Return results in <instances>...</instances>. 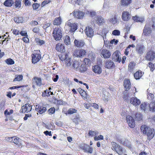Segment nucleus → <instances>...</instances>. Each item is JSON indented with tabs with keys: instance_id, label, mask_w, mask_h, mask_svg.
<instances>
[{
	"instance_id": "44",
	"label": "nucleus",
	"mask_w": 155,
	"mask_h": 155,
	"mask_svg": "<svg viewBox=\"0 0 155 155\" xmlns=\"http://www.w3.org/2000/svg\"><path fill=\"white\" fill-rule=\"evenodd\" d=\"M135 119L138 121H140L142 119V116L141 114L137 113L135 114Z\"/></svg>"
},
{
	"instance_id": "42",
	"label": "nucleus",
	"mask_w": 155,
	"mask_h": 155,
	"mask_svg": "<svg viewBox=\"0 0 155 155\" xmlns=\"http://www.w3.org/2000/svg\"><path fill=\"white\" fill-rule=\"evenodd\" d=\"M23 79V76L22 75H17L13 80L14 81H20Z\"/></svg>"
},
{
	"instance_id": "7",
	"label": "nucleus",
	"mask_w": 155,
	"mask_h": 155,
	"mask_svg": "<svg viewBox=\"0 0 155 155\" xmlns=\"http://www.w3.org/2000/svg\"><path fill=\"white\" fill-rule=\"evenodd\" d=\"M42 80L40 78L35 76L32 79V87L35 88V84L38 86H40L42 84Z\"/></svg>"
},
{
	"instance_id": "54",
	"label": "nucleus",
	"mask_w": 155,
	"mask_h": 155,
	"mask_svg": "<svg viewBox=\"0 0 155 155\" xmlns=\"http://www.w3.org/2000/svg\"><path fill=\"white\" fill-rule=\"evenodd\" d=\"M40 29L38 27H35L32 29V31L38 34L39 33Z\"/></svg>"
},
{
	"instance_id": "28",
	"label": "nucleus",
	"mask_w": 155,
	"mask_h": 155,
	"mask_svg": "<svg viewBox=\"0 0 155 155\" xmlns=\"http://www.w3.org/2000/svg\"><path fill=\"white\" fill-rule=\"evenodd\" d=\"M96 22L99 25H102L105 23L104 20L101 16H97L96 20Z\"/></svg>"
},
{
	"instance_id": "10",
	"label": "nucleus",
	"mask_w": 155,
	"mask_h": 155,
	"mask_svg": "<svg viewBox=\"0 0 155 155\" xmlns=\"http://www.w3.org/2000/svg\"><path fill=\"white\" fill-rule=\"evenodd\" d=\"M86 53V50L84 49H77L74 51V54L80 58L84 57Z\"/></svg>"
},
{
	"instance_id": "57",
	"label": "nucleus",
	"mask_w": 155,
	"mask_h": 155,
	"mask_svg": "<svg viewBox=\"0 0 155 155\" xmlns=\"http://www.w3.org/2000/svg\"><path fill=\"white\" fill-rule=\"evenodd\" d=\"M45 93L46 96H49L51 94H53V92H51V94H50V93H51V92L50 91H49V90H46L45 91Z\"/></svg>"
},
{
	"instance_id": "40",
	"label": "nucleus",
	"mask_w": 155,
	"mask_h": 155,
	"mask_svg": "<svg viewBox=\"0 0 155 155\" xmlns=\"http://www.w3.org/2000/svg\"><path fill=\"white\" fill-rule=\"evenodd\" d=\"M78 70L81 72H84L87 70V68L85 65L81 64L80 66L79 67Z\"/></svg>"
},
{
	"instance_id": "6",
	"label": "nucleus",
	"mask_w": 155,
	"mask_h": 155,
	"mask_svg": "<svg viewBox=\"0 0 155 155\" xmlns=\"http://www.w3.org/2000/svg\"><path fill=\"white\" fill-rule=\"evenodd\" d=\"M151 26L149 24H146L143 30L142 35L147 36L150 35L152 33V30L150 28Z\"/></svg>"
},
{
	"instance_id": "5",
	"label": "nucleus",
	"mask_w": 155,
	"mask_h": 155,
	"mask_svg": "<svg viewBox=\"0 0 155 155\" xmlns=\"http://www.w3.org/2000/svg\"><path fill=\"white\" fill-rule=\"evenodd\" d=\"M155 58V52L152 49H150L146 54L145 58L147 60L152 61Z\"/></svg>"
},
{
	"instance_id": "47",
	"label": "nucleus",
	"mask_w": 155,
	"mask_h": 155,
	"mask_svg": "<svg viewBox=\"0 0 155 155\" xmlns=\"http://www.w3.org/2000/svg\"><path fill=\"white\" fill-rule=\"evenodd\" d=\"M89 58L92 60H93L95 58V54L93 53H91L88 55Z\"/></svg>"
},
{
	"instance_id": "43",
	"label": "nucleus",
	"mask_w": 155,
	"mask_h": 155,
	"mask_svg": "<svg viewBox=\"0 0 155 155\" xmlns=\"http://www.w3.org/2000/svg\"><path fill=\"white\" fill-rule=\"evenodd\" d=\"M28 86V85L27 84L25 85H23L22 86L17 85V86H13L12 87H10V89L13 90V89H15L20 88L21 87H26Z\"/></svg>"
},
{
	"instance_id": "56",
	"label": "nucleus",
	"mask_w": 155,
	"mask_h": 155,
	"mask_svg": "<svg viewBox=\"0 0 155 155\" xmlns=\"http://www.w3.org/2000/svg\"><path fill=\"white\" fill-rule=\"evenodd\" d=\"M80 120V118L79 117H76L73 119V121L76 124H78L79 120Z\"/></svg>"
},
{
	"instance_id": "15",
	"label": "nucleus",
	"mask_w": 155,
	"mask_h": 155,
	"mask_svg": "<svg viewBox=\"0 0 155 155\" xmlns=\"http://www.w3.org/2000/svg\"><path fill=\"white\" fill-rule=\"evenodd\" d=\"M101 55L104 58L107 59L110 58L111 56V53L109 51L106 49H102L101 52Z\"/></svg>"
},
{
	"instance_id": "1",
	"label": "nucleus",
	"mask_w": 155,
	"mask_h": 155,
	"mask_svg": "<svg viewBox=\"0 0 155 155\" xmlns=\"http://www.w3.org/2000/svg\"><path fill=\"white\" fill-rule=\"evenodd\" d=\"M140 130L143 134L147 136L148 140H150L154 137L155 133L154 129L151 128L146 125H142L141 126Z\"/></svg>"
},
{
	"instance_id": "45",
	"label": "nucleus",
	"mask_w": 155,
	"mask_h": 155,
	"mask_svg": "<svg viewBox=\"0 0 155 155\" xmlns=\"http://www.w3.org/2000/svg\"><path fill=\"white\" fill-rule=\"evenodd\" d=\"M148 66L150 68V70L153 71L155 69L154 64L151 62H150L148 63Z\"/></svg>"
},
{
	"instance_id": "34",
	"label": "nucleus",
	"mask_w": 155,
	"mask_h": 155,
	"mask_svg": "<svg viewBox=\"0 0 155 155\" xmlns=\"http://www.w3.org/2000/svg\"><path fill=\"white\" fill-rule=\"evenodd\" d=\"M64 43L67 45L70 44V37L68 35H66L64 37Z\"/></svg>"
},
{
	"instance_id": "59",
	"label": "nucleus",
	"mask_w": 155,
	"mask_h": 155,
	"mask_svg": "<svg viewBox=\"0 0 155 155\" xmlns=\"http://www.w3.org/2000/svg\"><path fill=\"white\" fill-rule=\"evenodd\" d=\"M31 117V114H25V117H24L23 119L24 120H27L28 117Z\"/></svg>"
},
{
	"instance_id": "60",
	"label": "nucleus",
	"mask_w": 155,
	"mask_h": 155,
	"mask_svg": "<svg viewBox=\"0 0 155 155\" xmlns=\"http://www.w3.org/2000/svg\"><path fill=\"white\" fill-rule=\"evenodd\" d=\"M22 36H25L28 37L26 31H21L19 33Z\"/></svg>"
},
{
	"instance_id": "49",
	"label": "nucleus",
	"mask_w": 155,
	"mask_h": 155,
	"mask_svg": "<svg viewBox=\"0 0 155 155\" xmlns=\"http://www.w3.org/2000/svg\"><path fill=\"white\" fill-rule=\"evenodd\" d=\"M51 25V23L50 22L46 21L44 24L43 28L44 29H46L47 28L49 27Z\"/></svg>"
},
{
	"instance_id": "53",
	"label": "nucleus",
	"mask_w": 155,
	"mask_h": 155,
	"mask_svg": "<svg viewBox=\"0 0 155 155\" xmlns=\"http://www.w3.org/2000/svg\"><path fill=\"white\" fill-rule=\"evenodd\" d=\"M110 22L113 24H114L117 23V19L116 17L114 16L113 18L110 19Z\"/></svg>"
},
{
	"instance_id": "64",
	"label": "nucleus",
	"mask_w": 155,
	"mask_h": 155,
	"mask_svg": "<svg viewBox=\"0 0 155 155\" xmlns=\"http://www.w3.org/2000/svg\"><path fill=\"white\" fill-rule=\"evenodd\" d=\"M90 61V60L89 58H85L84 59V62L85 63V64L87 65L88 64V62Z\"/></svg>"
},
{
	"instance_id": "12",
	"label": "nucleus",
	"mask_w": 155,
	"mask_h": 155,
	"mask_svg": "<svg viewBox=\"0 0 155 155\" xmlns=\"http://www.w3.org/2000/svg\"><path fill=\"white\" fill-rule=\"evenodd\" d=\"M32 109L31 106L29 104H26L21 107L20 112L22 113H28L30 112Z\"/></svg>"
},
{
	"instance_id": "63",
	"label": "nucleus",
	"mask_w": 155,
	"mask_h": 155,
	"mask_svg": "<svg viewBox=\"0 0 155 155\" xmlns=\"http://www.w3.org/2000/svg\"><path fill=\"white\" fill-rule=\"evenodd\" d=\"M12 32L14 35H18L20 33L19 31L17 29H14L13 30Z\"/></svg>"
},
{
	"instance_id": "32",
	"label": "nucleus",
	"mask_w": 155,
	"mask_h": 155,
	"mask_svg": "<svg viewBox=\"0 0 155 155\" xmlns=\"http://www.w3.org/2000/svg\"><path fill=\"white\" fill-rule=\"evenodd\" d=\"M135 64L134 62H131L129 64L128 67V71L130 72L133 71L134 69L135 68Z\"/></svg>"
},
{
	"instance_id": "26",
	"label": "nucleus",
	"mask_w": 155,
	"mask_h": 155,
	"mask_svg": "<svg viewBox=\"0 0 155 155\" xmlns=\"http://www.w3.org/2000/svg\"><path fill=\"white\" fill-rule=\"evenodd\" d=\"M143 74L141 71H137L134 74V78L136 80L139 79L142 77Z\"/></svg>"
},
{
	"instance_id": "38",
	"label": "nucleus",
	"mask_w": 155,
	"mask_h": 155,
	"mask_svg": "<svg viewBox=\"0 0 155 155\" xmlns=\"http://www.w3.org/2000/svg\"><path fill=\"white\" fill-rule=\"evenodd\" d=\"M21 1L19 0H16L14 4V6L16 8H19L21 7Z\"/></svg>"
},
{
	"instance_id": "61",
	"label": "nucleus",
	"mask_w": 155,
	"mask_h": 155,
	"mask_svg": "<svg viewBox=\"0 0 155 155\" xmlns=\"http://www.w3.org/2000/svg\"><path fill=\"white\" fill-rule=\"evenodd\" d=\"M44 133L46 135H49V136H51L52 134L51 131H49L48 130L45 131L44 132Z\"/></svg>"
},
{
	"instance_id": "20",
	"label": "nucleus",
	"mask_w": 155,
	"mask_h": 155,
	"mask_svg": "<svg viewBox=\"0 0 155 155\" xmlns=\"http://www.w3.org/2000/svg\"><path fill=\"white\" fill-rule=\"evenodd\" d=\"M74 45L78 48H81L84 46L85 43L83 41L75 39L74 42Z\"/></svg>"
},
{
	"instance_id": "11",
	"label": "nucleus",
	"mask_w": 155,
	"mask_h": 155,
	"mask_svg": "<svg viewBox=\"0 0 155 155\" xmlns=\"http://www.w3.org/2000/svg\"><path fill=\"white\" fill-rule=\"evenodd\" d=\"M35 110L39 114H42L46 111L47 108L45 105L38 104L36 105Z\"/></svg>"
},
{
	"instance_id": "58",
	"label": "nucleus",
	"mask_w": 155,
	"mask_h": 155,
	"mask_svg": "<svg viewBox=\"0 0 155 155\" xmlns=\"http://www.w3.org/2000/svg\"><path fill=\"white\" fill-rule=\"evenodd\" d=\"M132 19L134 21L136 22L141 21L140 20V18L137 16L133 17Z\"/></svg>"
},
{
	"instance_id": "25",
	"label": "nucleus",
	"mask_w": 155,
	"mask_h": 155,
	"mask_svg": "<svg viewBox=\"0 0 155 155\" xmlns=\"http://www.w3.org/2000/svg\"><path fill=\"white\" fill-rule=\"evenodd\" d=\"M68 25L71 27V28L70 30L71 32H74L77 29V25L75 23H70L68 24Z\"/></svg>"
},
{
	"instance_id": "52",
	"label": "nucleus",
	"mask_w": 155,
	"mask_h": 155,
	"mask_svg": "<svg viewBox=\"0 0 155 155\" xmlns=\"http://www.w3.org/2000/svg\"><path fill=\"white\" fill-rule=\"evenodd\" d=\"M147 104L145 103H142L140 105V107L141 110H145L147 107Z\"/></svg>"
},
{
	"instance_id": "3",
	"label": "nucleus",
	"mask_w": 155,
	"mask_h": 155,
	"mask_svg": "<svg viewBox=\"0 0 155 155\" xmlns=\"http://www.w3.org/2000/svg\"><path fill=\"white\" fill-rule=\"evenodd\" d=\"M31 62L33 64H35L39 61L41 57L39 50H35L31 54Z\"/></svg>"
},
{
	"instance_id": "23",
	"label": "nucleus",
	"mask_w": 155,
	"mask_h": 155,
	"mask_svg": "<svg viewBox=\"0 0 155 155\" xmlns=\"http://www.w3.org/2000/svg\"><path fill=\"white\" fill-rule=\"evenodd\" d=\"M11 139V142L18 146L21 145V143L19 141L20 139L17 137H10Z\"/></svg>"
},
{
	"instance_id": "30",
	"label": "nucleus",
	"mask_w": 155,
	"mask_h": 155,
	"mask_svg": "<svg viewBox=\"0 0 155 155\" xmlns=\"http://www.w3.org/2000/svg\"><path fill=\"white\" fill-rule=\"evenodd\" d=\"M61 19L60 17L55 18L53 21L54 25H60L61 23Z\"/></svg>"
},
{
	"instance_id": "18",
	"label": "nucleus",
	"mask_w": 155,
	"mask_h": 155,
	"mask_svg": "<svg viewBox=\"0 0 155 155\" xmlns=\"http://www.w3.org/2000/svg\"><path fill=\"white\" fill-rule=\"evenodd\" d=\"M130 103L134 105L137 106L140 104V100L136 97H132L130 100Z\"/></svg>"
},
{
	"instance_id": "33",
	"label": "nucleus",
	"mask_w": 155,
	"mask_h": 155,
	"mask_svg": "<svg viewBox=\"0 0 155 155\" xmlns=\"http://www.w3.org/2000/svg\"><path fill=\"white\" fill-rule=\"evenodd\" d=\"M149 109L150 111H155V101H152L149 105Z\"/></svg>"
},
{
	"instance_id": "55",
	"label": "nucleus",
	"mask_w": 155,
	"mask_h": 155,
	"mask_svg": "<svg viewBox=\"0 0 155 155\" xmlns=\"http://www.w3.org/2000/svg\"><path fill=\"white\" fill-rule=\"evenodd\" d=\"M112 34L114 35H120V31L117 30H115L112 32Z\"/></svg>"
},
{
	"instance_id": "9",
	"label": "nucleus",
	"mask_w": 155,
	"mask_h": 155,
	"mask_svg": "<svg viewBox=\"0 0 155 155\" xmlns=\"http://www.w3.org/2000/svg\"><path fill=\"white\" fill-rule=\"evenodd\" d=\"M55 48L57 51L61 53H64L65 51V47L64 45L60 43L56 44Z\"/></svg>"
},
{
	"instance_id": "37",
	"label": "nucleus",
	"mask_w": 155,
	"mask_h": 155,
	"mask_svg": "<svg viewBox=\"0 0 155 155\" xmlns=\"http://www.w3.org/2000/svg\"><path fill=\"white\" fill-rule=\"evenodd\" d=\"M98 132L97 131H94L89 130L88 132V135L89 136L93 137L96 136L97 135Z\"/></svg>"
},
{
	"instance_id": "29",
	"label": "nucleus",
	"mask_w": 155,
	"mask_h": 155,
	"mask_svg": "<svg viewBox=\"0 0 155 155\" xmlns=\"http://www.w3.org/2000/svg\"><path fill=\"white\" fill-rule=\"evenodd\" d=\"M86 147H83L82 148L84 152L91 153L93 152V149L91 147H90L88 145H86Z\"/></svg>"
},
{
	"instance_id": "41",
	"label": "nucleus",
	"mask_w": 155,
	"mask_h": 155,
	"mask_svg": "<svg viewBox=\"0 0 155 155\" xmlns=\"http://www.w3.org/2000/svg\"><path fill=\"white\" fill-rule=\"evenodd\" d=\"M77 110L74 108H70L67 111V114H71L74 113H77Z\"/></svg>"
},
{
	"instance_id": "50",
	"label": "nucleus",
	"mask_w": 155,
	"mask_h": 155,
	"mask_svg": "<svg viewBox=\"0 0 155 155\" xmlns=\"http://www.w3.org/2000/svg\"><path fill=\"white\" fill-rule=\"evenodd\" d=\"M32 6L34 10H36L40 6V5L37 3H35L32 4Z\"/></svg>"
},
{
	"instance_id": "17",
	"label": "nucleus",
	"mask_w": 155,
	"mask_h": 155,
	"mask_svg": "<svg viewBox=\"0 0 155 155\" xmlns=\"http://www.w3.org/2000/svg\"><path fill=\"white\" fill-rule=\"evenodd\" d=\"M121 17L124 21H127L130 19V15L129 12L124 11L122 13Z\"/></svg>"
},
{
	"instance_id": "35",
	"label": "nucleus",
	"mask_w": 155,
	"mask_h": 155,
	"mask_svg": "<svg viewBox=\"0 0 155 155\" xmlns=\"http://www.w3.org/2000/svg\"><path fill=\"white\" fill-rule=\"evenodd\" d=\"M35 41L37 44L39 45H42L45 43V41L38 38H36Z\"/></svg>"
},
{
	"instance_id": "62",
	"label": "nucleus",
	"mask_w": 155,
	"mask_h": 155,
	"mask_svg": "<svg viewBox=\"0 0 155 155\" xmlns=\"http://www.w3.org/2000/svg\"><path fill=\"white\" fill-rule=\"evenodd\" d=\"M4 5L7 7L10 6V0H6L4 3Z\"/></svg>"
},
{
	"instance_id": "48",
	"label": "nucleus",
	"mask_w": 155,
	"mask_h": 155,
	"mask_svg": "<svg viewBox=\"0 0 155 155\" xmlns=\"http://www.w3.org/2000/svg\"><path fill=\"white\" fill-rule=\"evenodd\" d=\"M55 109L54 107H52L48 110V112L49 114H52L54 113Z\"/></svg>"
},
{
	"instance_id": "51",
	"label": "nucleus",
	"mask_w": 155,
	"mask_h": 155,
	"mask_svg": "<svg viewBox=\"0 0 155 155\" xmlns=\"http://www.w3.org/2000/svg\"><path fill=\"white\" fill-rule=\"evenodd\" d=\"M20 17H15L14 18V21L17 23H19L21 22V20Z\"/></svg>"
},
{
	"instance_id": "19",
	"label": "nucleus",
	"mask_w": 155,
	"mask_h": 155,
	"mask_svg": "<svg viewBox=\"0 0 155 155\" xmlns=\"http://www.w3.org/2000/svg\"><path fill=\"white\" fill-rule=\"evenodd\" d=\"M125 91H128L130 88L131 84L129 79H125L124 80L123 84Z\"/></svg>"
},
{
	"instance_id": "21",
	"label": "nucleus",
	"mask_w": 155,
	"mask_h": 155,
	"mask_svg": "<svg viewBox=\"0 0 155 155\" xmlns=\"http://www.w3.org/2000/svg\"><path fill=\"white\" fill-rule=\"evenodd\" d=\"M132 2V0H121V5L124 7H127Z\"/></svg>"
},
{
	"instance_id": "36",
	"label": "nucleus",
	"mask_w": 155,
	"mask_h": 155,
	"mask_svg": "<svg viewBox=\"0 0 155 155\" xmlns=\"http://www.w3.org/2000/svg\"><path fill=\"white\" fill-rule=\"evenodd\" d=\"M80 65V64L78 61H75L73 62L72 66L74 68L78 70Z\"/></svg>"
},
{
	"instance_id": "8",
	"label": "nucleus",
	"mask_w": 155,
	"mask_h": 155,
	"mask_svg": "<svg viewBox=\"0 0 155 155\" xmlns=\"http://www.w3.org/2000/svg\"><path fill=\"white\" fill-rule=\"evenodd\" d=\"M126 119L128 125L130 128H134L135 127V121L132 117L129 115H127Z\"/></svg>"
},
{
	"instance_id": "27",
	"label": "nucleus",
	"mask_w": 155,
	"mask_h": 155,
	"mask_svg": "<svg viewBox=\"0 0 155 155\" xmlns=\"http://www.w3.org/2000/svg\"><path fill=\"white\" fill-rule=\"evenodd\" d=\"M105 66L107 68H110L114 66V64L111 60H108L106 62Z\"/></svg>"
},
{
	"instance_id": "22",
	"label": "nucleus",
	"mask_w": 155,
	"mask_h": 155,
	"mask_svg": "<svg viewBox=\"0 0 155 155\" xmlns=\"http://www.w3.org/2000/svg\"><path fill=\"white\" fill-rule=\"evenodd\" d=\"M93 71L95 73L100 74L102 72V69L98 65H95L93 67Z\"/></svg>"
},
{
	"instance_id": "4",
	"label": "nucleus",
	"mask_w": 155,
	"mask_h": 155,
	"mask_svg": "<svg viewBox=\"0 0 155 155\" xmlns=\"http://www.w3.org/2000/svg\"><path fill=\"white\" fill-rule=\"evenodd\" d=\"M53 36L56 41L60 40L62 38L61 30L59 28H55L53 30Z\"/></svg>"
},
{
	"instance_id": "46",
	"label": "nucleus",
	"mask_w": 155,
	"mask_h": 155,
	"mask_svg": "<svg viewBox=\"0 0 155 155\" xmlns=\"http://www.w3.org/2000/svg\"><path fill=\"white\" fill-rule=\"evenodd\" d=\"M64 61L66 65L67 66H69L71 65V62L70 59L68 58V57Z\"/></svg>"
},
{
	"instance_id": "14",
	"label": "nucleus",
	"mask_w": 155,
	"mask_h": 155,
	"mask_svg": "<svg viewBox=\"0 0 155 155\" xmlns=\"http://www.w3.org/2000/svg\"><path fill=\"white\" fill-rule=\"evenodd\" d=\"M72 13L73 15L75 18L78 19L83 18L84 15V12L79 10L74 11L72 12Z\"/></svg>"
},
{
	"instance_id": "31",
	"label": "nucleus",
	"mask_w": 155,
	"mask_h": 155,
	"mask_svg": "<svg viewBox=\"0 0 155 155\" xmlns=\"http://www.w3.org/2000/svg\"><path fill=\"white\" fill-rule=\"evenodd\" d=\"M144 47L143 45H139L137 46L136 50L138 54H142L144 50Z\"/></svg>"
},
{
	"instance_id": "13",
	"label": "nucleus",
	"mask_w": 155,
	"mask_h": 155,
	"mask_svg": "<svg viewBox=\"0 0 155 155\" xmlns=\"http://www.w3.org/2000/svg\"><path fill=\"white\" fill-rule=\"evenodd\" d=\"M120 53V52L117 50L114 52L112 55V60L114 61L120 62L121 59V58L119 56Z\"/></svg>"
},
{
	"instance_id": "24",
	"label": "nucleus",
	"mask_w": 155,
	"mask_h": 155,
	"mask_svg": "<svg viewBox=\"0 0 155 155\" xmlns=\"http://www.w3.org/2000/svg\"><path fill=\"white\" fill-rule=\"evenodd\" d=\"M78 91L84 99H87L88 95L85 91L81 88H79Z\"/></svg>"
},
{
	"instance_id": "16",
	"label": "nucleus",
	"mask_w": 155,
	"mask_h": 155,
	"mask_svg": "<svg viewBox=\"0 0 155 155\" xmlns=\"http://www.w3.org/2000/svg\"><path fill=\"white\" fill-rule=\"evenodd\" d=\"M84 31L88 37L91 38L94 35L93 30L90 27H87L84 30Z\"/></svg>"
},
{
	"instance_id": "2",
	"label": "nucleus",
	"mask_w": 155,
	"mask_h": 155,
	"mask_svg": "<svg viewBox=\"0 0 155 155\" xmlns=\"http://www.w3.org/2000/svg\"><path fill=\"white\" fill-rule=\"evenodd\" d=\"M112 149L115 151L119 155H123L125 152L123 148L114 142L111 143Z\"/></svg>"
},
{
	"instance_id": "39",
	"label": "nucleus",
	"mask_w": 155,
	"mask_h": 155,
	"mask_svg": "<svg viewBox=\"0 0 155 155\" xmlns=\"http://www.w3.org/2000/svg\"><path fill=\"white\" fill-rule=\"evenodd\" d=\"M68 56L67 54H59L58 55V57L60 60L62 61H64L67 58Z\"/></svg>"
}]
</instances>
